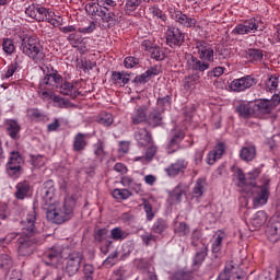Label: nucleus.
I'll return each mask as SVG.
<instances>
[{"mask_svg":"<svg viewBox=\"0 0 280 280\" xmlns=\"http://www.w3.org/2000/svg\"><path fill=\"white\" fill-rule=\"evenodd\" d=\"M82 280H95V267L93 265H84Z\"/></svg>","mask_w":280,"mask_h":280,"instance_id":"obj_52","label":"nucleus"},{"mask_svg":"<svg viewBox=\"0 0 280 280\" xmlns=\"http://www.w3.org/2000/svg\"><path fill=\"white\" fill-rule=\"evenodd\" d=\"M36 210H31L26 219L22 221V236L18 240L19 255L21 257H30L34 254L36 240L32 238L36 235Z\"/></svg>","mask_w":280,"mask_h":280,"instance_id":"obj_1","label":"nucleus"},{"mask_svg":"<svg viewBox=\"0 0 280 280\" xmlns=\"http://www.w3.org/2000/svg\"><path fill=\"white\" fill-rule=\"evenodd\" d=\"M198 80H200V75L198 74H190L184 78V89L185 91H189L190 89H194L196 84L198 83Z\"/></svg>","mask_w":280,"mask_h":280,"instance_id":"obj_47","label":"nucleus"},{"mask_svg":"<svg viewBox=\"0 0 280 280\" xmlns=\"http://www.w3.org/2000/svg\"><path fill=\"white\" fill-rule=\"evenodd\" d=\"M98 18H101V25L103 30H110L112 27H115V25H119L121 15L115 11L108 10L106 7H103V11H100Z\"/></svg>","mask_w":280,"mask_h":280,"instance_id":"obj_9","label":"nucleus"},{"mask_svg":"<svg viewBox=\"0 0 280 280\" xmlns=\"http://www.w3.org/2000/svg\"><path fill=\"white\" fill-rule=\"evenodd\" d=\"M119 257V252L115 250L112 254L108 255V257L103 261V266L105 268H113L115 264H117V258Z\"/></svg>","mask_w":280,"mask_h":280,"instance_id":"obj_56","label":"nucleus"},{"mask_svg":"<svg viewBox=\"0 0 280 280\" xmlns=\"http://www.w3.org/2000/svg\"><path fill=\"white\" fill-rule=\"evenodd\" d=\"M32 196V185L27 179L19 182L15 186L14 197L16 200H25V198H31Z\"/></svg>","mask_w":280,"mask_h":280,"instance_id":"obj_20","label":"nucleus"},{"mask_svg":"<svg viewBox=\"0 0 280 280\" xmlns=\"http://www.w3.org/2000/svg\"><path fill=\"white\" fill-rule=\"evenodd\" d=\"M257 158V147L254 143H246L240 150V159L241 161H245V163H250V161H255Z\"/></svg>","mask_w":280,"mask_h":280,"instance_id":"obj_22","label":"nucleus"},{"mask_svg":"<svg viewBox=\"0 0 280 280\" xmlns=\"http://www.w3.org/2000/svg\"><path fill=\"white\" fill-rule=\"evenodd\" d=\"M46 74L44 79L40 81V89L44 86H50V89H58L60 83L63 82L62 75L58 73L57 70H54V67L46 66Z\"/></svg>","mask_w":280,"mask_h":280,"instance_id":"obj_12","label":"nucleus"},{"mask_svg":"<svg viewBox=\"0 0 280 280\" xmlns=\"http://www.w3.org/2000/svg\"><path fill=\"white\" fill-rule=\"evenodd\" d=\"M183 43H185V33L176 26H168L166 30V45L176 49V47H182Z\"/></svg>","mask_w":280,"mask_h":280,"instance_id":"obj_10","label":"nucleus"},{"mask_svg":"<svg viewBox=\"0 0 280 280\" xmlns=\"http://www.w3.org/2000/svg\"><path fill=\"white\" fill-rule=\"evenodd\" d=\"M0 268L1 270H10L12 268V258L9 255H0Z\"/></svg>","mask_w":280,"mask_h":280,"instance_id":"obj_57","label":"nucleus"},{"mask_svg":"<svg viewBox=\"0 0 280 280\" xmlns=\"http://www.w3.org/2000/svg\"><path fill=\"white\" fill-rule=\"evenodd\" d=\"M104 10V8L100 7V2L94 3H88L85 5V12L90 15V16H100V12H102Z\"/></svg>","mask_w":280,"mask_h":280,"instance_id":"obj_49","label":"nucleus"},{"mask_svg":"<svg viewBox=\"0 0 280 280\" xmlns=\"http://www.w3.org/2000/svg\"><path fill=\"white\" fill-rule=\"evenodd\" d=\"M229 58H231V49L224 47V46H221V47H218L214 51V61L215 65L220 63L222 65V61L223 60H229Z\"/></svg>","mask_w":280,"mask_h":280,"instance_id":"obj_30","label":"nucleus"},{"mask_svg":"<svg viewBox=\"0 0 280 280\" xmlns=\"http://www.w3.org/2000/svg\"><path fill=\"white\" fill-rule=\"evenodd\" d=\"M2 49L5 54H14V50L16 49V47L14 46V40L10 38L3 39Z\"/></svg>","mask_w":280,"mask_h":280,"instance_id":"obj_61","label":"nucleus"},{"mask_svg":"<svg viewBox=\"0 0 280 280\" xmlns=\"http://www.w3.org/2000/svg\"><path fill=\"white\" fill-rule=\"evenodd\" d=\"M39 196L42 198V203L44 209L51 207V205L57 203L56 201V183L54 179H48L43 184L39 190Z\"/></svg>","mask_w":280,"mask_h":280,"instance_id":"obj_5","label":"nucleus"},{"mask_svg":"<svg viewBox=\"0 0 280 280\" xmlns=\"http://www.w3.org/2000/svg\"><path fill=\"white\" fill-rule=\"evenodd\" d=\"M207 253H209V247L206 244H202L200 252H197L194 257V266H200L202 261H205V259L207 258Z\"/></svg>","mask_w":280,"mask_h":280,"instance_id":"obj_44","label":"nucleus"},{"mask_svg":"<svg viewBox=\"0 0 280 280\" xmlns=\"http://www.w3.org/2000/svg\"><path fill=\"white\" fill-rule=\"evenodd\" d=\"M21 65H23V57L16 56L14 62L8 66L4 78H12V75L16 73V70L21 67Z\"/></svg>","mask_w":280,"mask_h":280,"instance_id":"obj_39","label":"nucleus"},{"mask_svg":"<svg viewBox=\"0 0 280 280\" xmlns=\"http://www.w3.org/2000/svg\"><path fill=\"white\" fill-rule=\"evenodd\" d=\"M67 40L71 47L78 48L84 42V38L79 33H71L67 36Z\"/></svg>","mask_w":280,"mask_h":280,"instance_id":"obj_50","label":"nucleus"},{"mask_svg":"<svg viewBox=\"0 0 280 280\" xmlns=\"http://www.w3.org/2000/svg\"><path fill=\"white\" fill-rule=\"evenodd\" d=\"M120 183L124 187H129L130 189H135L136 194H140L141 184H135V179L130 176H124L120 179Z\"/></svg>","mask_w":280,"mask_h":280,"instance_id":"obj_45","label":"nucleus"},{"mask_svg":"<svg viewBox=\"0 0 280 280\" xmlns=\"http://www.w3.org/2000/svg\"><path fill=\"white\" fill-rule=\"evenodd\" d=\"M183 139H185V131H183L182 129H174L173 130V137L171 138V142L177 144L178 147H180V143L183 142Z\"/></svg>","mask_w":280,"mask_h":280,"instance_id":"obj_58","label":"nucleus"},{"mask_svg":"<svg viewBox=\"0 0 280 280\" xmlns=\"http://www.w3.org/2000/svg\"><path fill=\"white\" fill-rule=\"evenodd\" d=\"M7 174L10 178H19L23 174V155L19 151H12L7 163Z\"/></svg>","mask_w":280,"mask_h":280,"instance_id":"obj_4","label":"nucleus"},{"mask_svg":"<svg viewBox=\"0 0 280 280\" xmlns=\"http://www.w3.org/2000/svg\"><path fill=\"white\" fill-rule=\"evenodd\" d=\"M112 196L115 200H128L132 196V191L126 188H115Z\"/></svg>","mask_w":280,"mask_h":280,"instance_id":"obj_42","label":"nucleus"},{"mask_svg":"<svg viewBox=\"0 0 280 280\" xmlns=\"http://www.w3.org/2000/svg\"><path fill=\"white\" fill-rule=\"evenodd\" d=\"M197 54L199 60H206L207 62H215L213 46L206 40H197L196 44Z\"/></svg>","mask_w":280,"mask_h":280,"instance_id":"obj_14","label":"nucleus"},{"mask_svg":"<svg viewBox=\"0 0 280 280\" xmlns=\"http://www.w3.org/2000/svg\"><path fill=\"white\" fill-rule=\"evenodd\" d=\"M156 152H159V145L152 141V143L148 144L145 155L135 158V161H147V163H150V161L156 156Z\"/></svg>","mask_w":280,"mask_h":280,"instance_id":"obj_29","label":"nucleus"},{"mask_svg":"<svg viewBox=\"0 0 280 280\" xmlns=\"http://www.w3.org/2000/svg\"><path fill=\"white\" fill-rule=\"evenodd\" d=\"M97 124L105 126V128H110L115 122V118L110 113H101L96 118Z\"/></svg>","mask_w":280,"mask_h":280,"instance_id":"obj_40","label":"nucleus"},{"mask_svg":"<svg viewBox=\"0 0 280 280\" xmlns=\"http://www.w3.org/2000/svg\"><path fill=\"white\" fill-rule=\"evenodd\" d=\"M268 220V214L266 211H258L255 217L250 220L252 226H254V230L257 231V229H261L266 224V221Z\"/></svg>","mask_w":280,"mask_h":280,"instance_id":"obj_35","label":"nucleus"},{"mask_svg":"<svg viewBox=\"0 0 280 280\" xmlns=\"http://www.w3.org/2000/svg\"><path fill=\"white\" fill-rule=\"evenodd\" d=\"M224 237H226V234L222 231H219L212 243V253H220V250H222V242H224Z\"/></svg>","mask_w":280,"mask_h":280,"instance_id":"obj_46","label":"nucleus"},{"mask_svg":"<svg viewBox=\"0 0 280 280\" xmlns=\"http://www.w3.org/2000/svg\"><path fill=\"white\" fill-rule=\"evenodd\" d=\"M52 102L57 108H69L71 103L68 100H65L62 96L54 95Z\"/></svg>","mask_w":280,"mask_h":280,"instance_id":"obj_59","label":"nucleus"},{"mask_svg":"<svg viewBox=\"0 0 280 280\" xmlns=\"http://www.w3.org/2000/svg\"><path fill=\"white\" fill-rule=\"evenodd\" d=\"M82 264V253L80 252H71L68 254L66 258V267L65 272L68 277H75L80 271V266Z\"/></svg>","mask_w":280,"mask_h":280,"instance_id":"obj_8","label":"nucleus"},{"mask_svg":"<svg viewBox=\"0 0 280 280\" xmlns=\"http://www.w3.org/2000/svg\"><path fill=\"white\" fill-rule=\"evenodd\" d=\"M151 58L153 60H165V58H167V55L165 54V50L161 47H153L151 50Z\"/></svg>","mask_w":280,"mask_h":280,"instance_id":"obj_55","label":"nucleus"},{"mask_svg":"<svg viewBox=\"0 0 280 280\" xmlns=\"http://www.w3.org/2000/svg\"><path fill=\"white\" fill-rule=\"evenodd\" d=\"M187 67L190 71H197L198 73H205L211 68L209 61L200 59V57H195L194 55L187 60Z\"/></svg>","mask_w":280,"mask_h":280,"instance_id":"obj_19","label":"nucleus"},{"mask_svg":"<svg viewBox=\"0 0 280 280\" xmlns=\"http://www.w3.org/2000/svg\"><path fill=\"white\" fill-rule=\"evenodd\" d=\"M135 139L138 143V145H140V148H148L150 145V143H152V141H154V139H152V133H150V131H148V128H138L135 131Z\"/></svg>","mask_w":280,"mask_h":280,"instance_id":"obj_21","label":"nucleus"},{"mask_svg":"<svg viewBox=\"0 0 280 280\" xmlns=\"http://www.w3.org/2000/svg\"><path fill=\"white\" fill-rule=\"evenodd\" d=\"M50 13H51V10L37 3L30 4L25 9V14L31 19L38 21L39 23L43 21H47V18L49 16Z\"/></svg>","mask_w":280,"mask_h":280,"instance_id":"obj_13","label":"nucleus"},{"mask_svg":"<svg viewBox=\"0 0 280 280\" xmlns=\"http://www.w3.org/2000/svg\"><path fill=\"white\" fill-rule=\"evenodd\" d=\"M235 270V266L228 264L224 268V271L221 272L217 280H231V273Z\"/></svg>","mask_w":280,"mask_h":280,"instance_id":"obj_60","label":"nucleus"},{"mask_svg":"<svg viewBox=\"0 0 280 280\" xmlns=\"http://www.w3.org/2000/svg\"><path fill=\"white\" fill-rule=\"evenodd\" d=\"M205 187H207V179L198 178L195 187L192 188V195L195 198H200L205 194Z\"/></svg>","mask_w":280,"mask_h":280,"instance_id":"obj_43","label":"nucleus"},{"mask_svg":"<svg viewBox=\"0 0 280 280\" xmlns=\"http://www.w3.org/2000/svg\"><path fill=\"white\" fill-rule=\"evenodd\" d=\"M278 86H279V75L271 74L266 81L267 91H277Z\"/></svg>","mask_w":280,"mask_h":280,"instance_id":"obj_53","label":"nucleus"},{"mask_svg":"<svg viewBox=\"0 0 280 280\" xmlns=\"http://www.w3.org/2000/svg\"><path fill=\"white\" fill-rule=\"evenodd\" d=\"M256 32H264V26H259V22L255 19H249L243 23L237 24L232 34L244 35V34H255Z\"/></svg>","mask_w":280,"mask_h":280,"instance_id":"obj_11","label":"nucleus"},{"mask_svg":"<svg viewBox=\"0 0 280 280\" xmlns=\"http://www.w3.org/2000/svg\"><path fill=\"white\" fill-rule=\"evenodd\" d=\"M189 166V162L185 159H178L165 168V173L171 178H176L179 174H185V170Z\"/></svg>","mask_w":280,"mask_h":280,"instance_id":"obj_17","label":"nucleus"},{"mask_svg":"<svg viewBox=\"0 0 280 280\" xmlns=\"http://www.w3.org/2000/svg\"><path fill=\"white\" fill-rule=\"evenodd\" d=\"M170 14L171 19H173L175 23L182 25V27H187L188 30H191L196 27V25H198V20H196L195 18H189L180 10L170 11Z\"/></svg>","mask_w":280,"mask_h":280,"instance_id":"obj_15","label":"nucleus"},{"mask_svg":"<svg viewBox=\"0 0 280 280\" xmlns=\"http://www.w3.org/2000/svg\"><path fill=\"white\" fill-rule=\"evenodd\" d=\"M175 233H177V235H179V237H185V236L189 235V225L185 222H180L176 226Z\"/></svg>","mask_w":280,"mask_h":280,"instance_id":"obj_62","label":"nucleus"},{"mask_svg":"<svg viewBox=\"0 0 280 280\" xmlns=\"http://www.w3.org/2000/svg\"><path fill=\"white\" fill-rule=\"evenodd\" d=\"M93 148L96 161H100L102 163V161H104V156H106V144L103 140H97V142L93 144Z\"/></svg>","mask_w":280,"mask_h":280,"instance_id":"obj_37","label":"nucleus"},{"mask_svg":"<svg viewBox=\"0 0 280 280\" xmlns=\"http://www.w3.org/2000/svg\"><path fill=\"white\" fill-rule=\"evenodd\" d=\"M86 137H89V135L82 132L74 136L72 144L73 152H84V150H86V147L89 145V140H86Z\"/></svg>","mask_w":280,"mask_h":280,"instance_id":"obj_26","label":"nucleus"},{"mask_svg":"<svg viewBox=\"0 0 280 280\" xmlns=\"http://www.w3.org/2000/svg\"><path fill=\"white\" fill-rule=\"evenodd\" d=\"M148 124V106L142 105L138 108H136L135 114L131 116V124L133 126H139V124Z\"/></svg>","mask_w":280,"mask_h":280,"instance_id":"obj_25","label":"nucleus"},{"mask_svg":"<svg viewBox=\"0 0 280 280\" xmlns=\"http://www.w3.org/2000/svg\"><path fill=\"white\" fill-rule=\"evenodd\" d=\"M253 110L257 115H269V113L272 110V102L268 100L258 101L256 104H254Z\"/></svg>","mask_w":280,"mask_h":280,"instance_id":"obj_27","label":"nucleus"},{"mask_svg":"<svg viewBox=\"0 0 280 280\" xmlns=\"http://www.w3.org/2000/svg\"><path fill=\"white\" fill-rule=\"evenodd\" d=\"M174 280H191L194 279V276H191V272L185 271V270H178L173 276Z\"/></svg>","mask_w":280,"mask_h":280,"instance_id":"obj_63","label":"nucleus"},{"mask_svg":"<svg viewBox=\"0 0 280 280\" xmlns=\"http://www.w3.org/2000/svg\"><path fill=\"white\" fill-rule=\"evenodd\" d=\"M245 58L249 62L257 65V62H261L264 60V51L255 48L248 49L246 51Z\"/></svg>","mask_w":280,"mask_h":280,"instance_id":"obj_36","label":"nucleus"},{"mask_svg":"<svg viewBox=\"0 0 280 280\" xmlns=\"http://www.w3.org/2000/svg\"><path fill=\"white\" fill-rule=\"evenodd\" d=\"M255 84H257V81L253 75H245L240 79H234L230 84V89L234 93H242V91H246L250 89V86H255Z\"/></svg>","mask_w":280,"mask_h":280,"instance_id":"obj_16","label":"nucleus"},{"mask_svg":"<svg viewBox=\"0 0 280 280\" xmlns=\"http://www.w3.org/2000/svg\"><path fill=\"white\" fill-rule=\"evenodd\" d=\"M112 80L114 84H117L118 86H126V84L130 82V78H128V74H126V72L118 71H114L112 73Z\"/></svg>","mask_w":280,"mask_h":280,"instance_id":"obj_38","label":"nucleus"},{"mask_svg":"<svg viewBox=\"0 0 280 280\" xmlns=\"http://www.w3.org/2000/svg\"><path fill=\"white\" fill-rule=\"evenodd\" d=\"M106 237H108V229L101 228L94 230V241L97 244H102L106 241Z\"/></svg>","mask_w":280,"mask_h":280,"instance_id":"obj_51","label":"nucleus"},{"mask_svg":"<svg viewBox=\"0 0 280 280\" xmlns=\"http://www.w3.org/2000/svg\"><path fill=\"white\" fill-rule=\"evenodd\" d=\"M141 1L143 0H127L125 4V11L126 12H135L137 8L141 5Z\"/></svg>","mask_w":280,"mask_h":280,"instance_id":"obj_64","label":"nucleus"},{"mask_svg":"<svg viewBox=\"0 0 280 280\" xmlns=\"http://www.w3.org/2000/svg\"><path fill=\"white\" fill-rule=\"evenodd\" d=\"M57 90L61 95H69L72 100H75L80 95V91L69 81H61Z\"/></svg>","mask_w":280,"mask_h":280,"instance_id":"obj_24","label":"nucleus"},{"mask_svg":"<svg viewBox=\"0 0 280 280\" xmlns=\"http://www.w3.org/2000/svg\"><path fill=\"white\" fill-rule=\"evenodd\" d=\"M267 236L269 238V242H279L280 240V218L279 217H272L269 220V223L266 229Z\"/></svg>","mask_w":280,"mask_h":280,"instance_id":"obj_18","label":"nucleus"},{"mask_svg":"<svg viewBox=\"0 0 280 280\" xmlns=\"http://www.w3.org/2000/svg\"><path fill=\"white\" fill-rule=\"evenodd\" d=\"M110 237L115 242H124L128 237V232L121 230V228H114L110 231Z\"/></svg>","mask_w":280,"mask_h":280,"instance_id":"obj_48","label":"nucleus"},{"mask_svg":"<svg viewBox=\"0 0 280 280\" xmlns=\"http://www.w3.org/2000/svg\"><path fill=\"white\" fill-rule=\"evenodd\" d=\"M253 194V205L257 207H264L268 203V198H270V182H265L264 185L254 187L252 190Z\"/></svg>","mask_w":280,"mask_h":280,"instance_id":"obj_7","label":"nucleus"},{"mask_svg":"<svg viewBox=\"0 0 280 280\" xmlns=\"http://www.w3.org/2000/svg\"><path fill=\"white\" fill-rule=\"evenodd\" d=\"M66 250L67 249L62 248L60 245H54L44 253V264H46V266H51L52 268H58V264H60V259L65 257Z\"/></svg>","mask_w":280,"mask_h":280,"instance_id":"obj_6","label":"nucleus"},{"mask_svg":"<svg viewBox=\"0 0 280 280\" xmlns=\"http://www.w3.org/2000/svg\"><path fill=\"white\" fill-rule=\"evenodd\" d=\"M168 226L167 221L160 218L153 223L151 231L158 235H163V233L167 231Z\"/></svg>","mask_w":280,"mask_h":280,"instance_id":"obj_41","label":"nucleus"},{"mask_svg":"<svg viewBox=\"0 0 280 280\" xmlns=\"http://www.w3.org/2000/svg\"><path fill=\"white\" fill-rule=\"evenodd\" d=\"M7 132L11 139H21V125L16 120H9L7 122Z\"/></svg>","mask_w":280,"mask_h":280,"instance_id":"obj_31","label":"nucleus"},{"mask_svg":"<svg viewBox=\"0 0 280 280\" xmlns=\"http://www.w3.org/2000/svg\"><path fill=\"white\" fill-rule=\"evenodd\" d=\"M73 209H75V198L73 196L66 197L63 203L57 201L46 208V218L52 224H65L73 218Z\"/></svg>","mask_w":280,"mask_h":280,"instance_id":"obj_2","label":"nucleus"},{"mask_svg":"<svg viewBox=\"0 0 280 280\" xmlns=\"http://www.w3.org/2000/svg\"><path fill=\"white\" fill-rule=\"evenodd\" d=\"M226 148L224 147V143L220 142L218 143L212 151H210L207 155L206 162L208 165H214L215 161L222 159V155L224 154Z\"/></svg>","mask_w":280,"mask_h":280,"instance_id":"obj_23","label":"nucleus"},{"mask_svg":"<svg viewBox=\"0 0 280 280\" xmlns=\"http://www.w3.org/2000/svg\"><path fill=\"white\" fill-rule=\"evenodd\" d=\"M190 244L195 248L202 244V232L198 229L194 230L190 236Z\"/></svg>","mask_w":280,"mask_h":280,"instance_id":"obj_54","label":"nucleus"},{"mask_svg":"<svg viewBox=\"0 0 280 280\" xmlns=\"http://www.w3.org/2000/svg\"><path fill=\"white\" fill-rule=\"evenodd\" d=\"M147 124L150 128H159V126H163V116L162 113L154 109L147 117Z\"/></svg>","mask_w":280,"mask_h":280,"instance_id":"obj_28","label":"nucleus"},{"mask_svg":"<svg viewBox=\"0 0 280 280\" xmlns=\"http://www.w3.org/2000/svg\"><path fill=\"white\" fill-rule=\"evenodd\" d=\"M148 12H149L150 16H152V19H154V21H161V23H166L167 14H165V12H163V10H161V8H159V5L154 4V5L150 7L148 9Z\"/></svg>","mask_w":280,"mask_h":280,"instance_id":"obj_33","label":"nucleus"},{"mask_svg":"<svg viewBox=\"0 0 280 280\" xmlns=\"http://www.w3.org/2000/svg\"><path fill=\"white\" fill-rule=\"evenodd\" d=\"M20 49L36 65L45 60V48L40 44V40L30 35H25L24 37H22Z\"/></svg>","mask_w":280,"mask_h":280,"instance_id":"obj_3","label":"nucleus"},{"mask_svg":"<svg viewBox=\"0 0 280 280\" xmlns=\"http://www.w3.org/2000/svg\"><path fill=\"white\" fill-rule=\"evenodd\" d=\"M235 112L238 113L240 117L243 119H250V116L255 110H253V107L249 103H241L235 107Z\"/></svg>","mask_w":280,"mask_h":280,"instance_id":"obj_34","label":"nucleus"},{"mask_svg":"<svg viewBox=\"0 0 280 280\" xmlns=\"http://www.w3.org/2000/svg\"><path fill=\"white\" fill-rule=\"evenodd\" d=\"M26 117L30 121H34L35 124H38V121H45L47 118L43 110L38 108H28L26 110Z\"/></svg>","mask_w":280,"mask_h":280,"instance_id":"obj_32","label":"nucleus"}]
</instances>
